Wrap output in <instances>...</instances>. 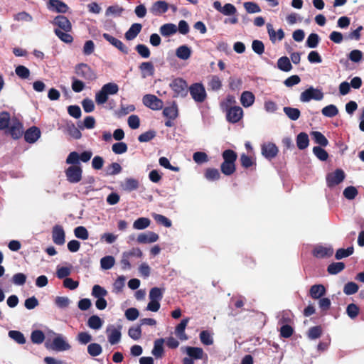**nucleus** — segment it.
<instances>
[{
	"label": "nucleus",
	"mask_w": 364,
	"mask_h": 364,
	"mask_svg": "<svg viewBox=\"0 0 364 364\" xmlns=\"http://www.w3.org/2000/svg\"><path fill=\"white\" fill-rule=\"evenodd\" d=\"M223 162L220 165L221 172L225 176H231L236 171L237 153L232 149H226L222 153Z\"/></svg>",
	"instance_id": "f257e3e1"
},
{
	"label": "nucleus",
	"mask_w": 364,
	"mask_h": 364,
	"mask_svg": "<svg viewBox=\"0 0 364 364\" xmlns=\"http://www.w3.org/2000/svg\"><path fill=\"white\" fill-rule=\"evenodd\" d=\"M74 71L77 77L87 82L95 80L97 75L95 71L87 63H79L75 66Z\"/></svg>",
	"instance_id": "f03ea898"
},
{
	"label": "nucleus",
	"mask_w": 364,
	"mask_h": 364,
	"mask_svg": "<svg viewBox=\"0 0 364 364\" xmlns=\"http://www.w3.org/2000/svg\"><path fill=\"white\" fill-rule=\"evenodd\" d=\"M170 87L174 92L173 97H184L188 94V84L183 78H175L170 83Z\"/></svg>",
	"instance_id": "7ed1b4c3"
},
{
	"label": "nucleus",
	"mask_w": 364,
	"mask_h": 364,
	"mask_svg": "<svg viewBox=\"0 0 364 364\" xmlns=\"http://www.w3.org/2000/svg\"><path fill=\"white\" fill-rule=\"evenodd\" d=\"M92 156L91 151H85L79 154L77 151H72L66 159L68 164H80V161L86 163L89 161Z\"/></svg>",
	"instance_id": "20e7f679"
},
{
	"label": "nucleus",
	"mask_w": 364,
	"mask_h": 364,
	"mask_svg": "<svg viewBox=\"0 0 364 364\" xmlns=\"http://www.w3.org/2000/svg\"><path fill=\"white\" fill-rule=\"evenodd\" d=\"M65 170L67 180L72 183H76L81 181L82 170L78 164H71Z\"/></svg>",
	"instance_id": "39448f33"
},
{
	"label": "nucleus",
	"mask_w": 364,
	"mask_h": 364,
	"mask_svg": "<svg viewBox=\"0 0 364 364\" xmlns=\"http://www.w3.org/2000/svg\"><path fill=\"white\" fill-rule=\"evenodd\" d=\"M190 94L196 102H203L206 99V92L201 83H194L189 87Z\"/></svg>",
	"instance_id": "423d86ee"
},
{
	"label": "nucleus",
	"mask_w": 364,
	"mask_h": 364,
	"mask_svg": "<svg viewBox=\"0 0 364 364\" xmlns=\"http://www.w3.org/2000/svg\"><path fill=\"white\" fill-rule=\"evenodd\" d=\"M143 104L152 110H160L163 108V101L154 95L147 94L143 97Z\"/></svg>",
	"instance_id": "0eeeda50"
},
{
	"label": "nucleus",
	"mask_w": 364,
	"mask_h": 364,
	"mask_svg": "<svg viewBox=\"0 0 364 364\" xmlns=\"http://www.w3.org/2000/svg\"><path fill=\"white\" fill-rule=\"evenodd\" d=\"M323 97V93L320 90L310 87L301 93L300 100L306 102L311 100H321Z\"/></svg>",
	"instance_id": "6e6552de"
},
{
	"label": "nucleus",
	"mask_w": 364,
	"mask_h": 364,
	"mask_svg": "<svg viewBox=\"0 0 364 364\" xmlns=\"http://www.w3.org/2000/svg\"><path fill=\"white\" fill-rule=\"evenodd\" d=\"M346 177V174L342 169L338 168L335 171L329 173L326 176V183L329 188L334 187L341 183Z\"/></svg>",
	"instance_id": "1a4fd4ad"
},
{
	"label": "nucleus",
	"mask_w": 364,
	"mask_h": 364,
	"mask_svg": "<svg viewBox=\"0 0 364 364\" xmlns=\"http://www.w3.org/2000/svg\"><path fill=\"white\" fill-rule=\"evenodd\" d=\"M243 117V110L239 106H233L227 109L226 119L228 122L235 124Z\"/></svg>",
	"instance_id": "9d476101"
},
{
	"label": "nucleus",
	"mask_w": 364,
	"mask_h": 364,
	"mask_svg": "<svg viewBox=\"0 0 364 364\" xmlns=\"http://www.w3.org/2000/svg\"><path fill=\"white\" fill-rule=\"evenodd\" d=\"M262 154L268 160H272L278 154L279 149L275 144L268 142L262 145Z\"/></svg>",
	"instance_id": "9b49d317"
},
{
	"label": "nucleus",
	"mask_w": 364,
	"mask_h": 364,
	"mask_svg": "<svg viewBox=\"0 0 364 364\" xmlns=\"http://www.w3.org/2000/svg\"><path fill=\"white\" fill-rule=\"evenodd\" d=\"M52 23L58 26L57 28L60 29V31L65 32H70L72 31V24L70 20L65 16H57L52 21Z\"/></svg>",
	"instance_id": "f8f14e48"
},
{
	"label": "nucleus",
	"mask_w": 364,
	"mask_h": 364,
	"mask_svg": "<svg viewBox=\"0 0 364 364\" xmlns=\"http://www.w3.org/2000/svg\"><path fill=\"white\" fill-rule=\"evenodd\" d=\"M122 326L119 325L117 328H114L113 326H109L107 328L108 341L112 345L118 343L121 339V329Z\"/></svg>",
	"instance_id": "ddd939ff"
},
{
	"label": "nucleus",
	"mask_w": 364,
	"mask_h": 364,
	"mask_svg": "<svg viewBox=\"0 0 364 364\" xmlns=\"http://www.w3.org/2000/svg\"><path fill=\"white\" fill-rule=\"evenodd\" d=\"M103 38L108 41L111 45L117 48L123 54L127 55L129 52V48L125 46L120 40L113 37L109 33H105L102 35Z\"/></svg>",
	"instance_id": "4468645a"
},
{
	"label": "nucleus",
	"mask_w": 364,
	"mask_h": 364,
	"mask_svg": "<svg viewBox=\"0 0 364 364\" xmlns=\"http://www.w3.org/2000/svg\"><path fill=\"white\" fill-rule=\"evenodd\" d=\"M52 239L58 245H63L65 242V234L63 228L60 225H55L52 230Z\"/></svg>",
	"instance_id": "2eb2a0df"
},
{
	"label": "nucleus",
	"mask_w": 364,
	"mask_h": 364,
	"mask_svg": "<svg viewBox=\"0 0 364 364\" xmlns=\"http://www.w3.org/2000/svg\"><path fill=\"white\" fill-rule=\"evenodd\" d=\"M47 8L52 11L65 14L69 9L68 6L61 0H49Z\"/></svg>",
	"instance_id": "dca6fc26"
},
{
	"label": "nucleus",
	"mask_w": 364,
	"mask_h": 364,
	"mask_svg": "<svg viewBox=\"0 0 364 364\" xmlns=\"http://www.w3.org/2000/svg\"><path fill=\"white\" fill-rule=\"evenodd\" d=\"M169 9V4L165 1H156L150 8V12L154 16H160Z\"/></svg>",
	"instance_id": "f3484780"
},
{
	"label": "nucleus",
	"mask_w": 364,
	"mask_h": 364,
	"mask_svg": "<svg viewBox=\"0 0 364 364\" xmlns=\"http://www.w3.org/2000/svg\"><path fill=\"white\" fill-rule=\"evenodd\" d=\"M41 136V130L37 127H31L24 133V139L26 142L32 144L36 142Z\"/></svg>",
	"instance_id": "a211bd4d"
},
{
	"label": "nucleus",
	"mask_w": 364,
	"mask_h": 364,
	"mask_svg": "<svg viewBox=\"0 0 364 364\" xmlns=\"http://www.w3.org/2000/svg\"><path fill=\"white\" fill-rule=\"evenodd\" d=\"M189 321L190 318H185L176 326L175 334L181 341H186L188 339L185 330Z\"/></svg>",
	"instance_id": "6ab92c4d"
},
{
	"label": "nucleus",
	"mask_w": 364,
	"mask_h": 364,
	"mask_svg": "<svg viewBox=\"0 0 364 364\" xmlns=\"http://www.w3.org/2000/svg\"><path fill=\"white\" fill-rule=\"evenodd\" d=\"M312 254L316 258L330 257L333 254V249L319 245L314 249Z\"/></svg>",
	"instance_id": "aec40b11"
},
{
	"label": "nucleus",
	"mask_w": 364,
	"mask_h": 364,
	"mask_svg": "<svg viewBox=\"0 0 364 364\" xmlns=\"http://www.w3.org/2000/svg\"><path fill=\"white\" fill-rule=\"evenodd\" d=\"M50 348L57 351H63L69 350L70 346L61 336H57L53 340Z\"/></svg>",
	"instance_id": "412c9836"
},
{
	"label": "nucleus",
	"mask_w": 364,
	"mask_h": 364,
	"mask_svg": "<svg viewBox=\"0 0 364 364\" xmlns=\"http://www.w3.org/2000/svg\"><path fill=\"white\" fill-rule=\"evenodd\" d=\"M159 240L158 234L154 232L140 233L137 237V242L141 244L151 243Z\"/></svg>",
	"instance_id": "4be33fe9"
},
{
	"label": "nucleus",
	"mask_w": 364,
	"mask_h": 364,
	"mask_svg": "<svg viewBox=\"0 0 364 364\" xmlns=\"http://www.w3.org/2000/svg\"><path fill=\"white\" fill-rule=\"evenodd\" d=\"M326 293V289L323 284L312 285L309 289V295L314 299H318Z\"/></svg>",
	"instance_id": "5701e85b"
},
{
	"label": "nucleus",
	"mask_w": 364,
	"mask_h": 364,
	"mask_svg": "<svg viewBox=\"0 0 364 364\" xmlns=\"http://www.w3.org/2000/svg\"><path fill=\"white\" fill-rule=\"evenodd\" d=\"M142 28V25L139 23H133L129 30L125 33L124 37L127 41L134 40L139 33L141 32Z\"/></svg>",
	"instance_id": "b1692460"
},
{
	"label": "nucleus",
	"mask_w": 364,
	"mask_h": 364,
	"mask_svg": "<svg viewBox=\"0 0 364 364\" xmlns=\"http://www.w3.org/2000/svg\"><path fill=\"white\" fill-rule=\"evenodd\" d=\"M8 132L13 139H19L23 134V126L21 122L16 121L13 123V124L9 127Z\"/></svg>",
	"instance_id": "393cba45"
},
{
	"label": "nucleus",
	"mask_w": 364,
	"mask_h": 364,
	"mask_svg": "<svg viewBox=\"0 0 364 364\" xmlns=\"http://www.w3.org/2000/svg\"><path fill=\"white\" fill-rule=\"evenodd\" d=\"M223 86L222 80L218 75H213L209 77L208 82V89L212 91H218Z\"/></svg>",
	"instance_id": "a878e982"
},
{
	"label": "nucleus",
	"mask_w": 364,
	"mask_h": 364,
	"mask_svg": "<svg viewBox=\"0 0 364 364\" xmlns=\"http://www.w3.org/2000/svg\"><path fill=\"white\" fill-rule=\"evenodd\" d=\"M186 353L188 357L193 360L202 359L204 355L203 348L199 347L187 346L186 348Z\"/></svg>",
	"instance_id": "bb28decb"
},
{
	"label": "nucleus",
	"mask_w": 364,
	"mask_h": 364,
	"mask_svg": "<svg viewBox=\"0 0 364 364\" xmlns=\"http://www.w3.org/2000/svg\"><path fill=\"white\" fill-rule=\"evenodd\" d=\"M139 68L141 72L143 77L153 76L154 74L155 69L151 62H143L139 65Z\"/></svg>",
	"instance_id": "cd10ccee"
},
{
	"label": "nucleus",
	"mask_w": 364,
	"mask_h": 364,
	"mask_svg": "<svg viewBox=\"0 0 364 364\" xmlns=\"http://www.w3.org/2000/svg\"><path fill=\"white\" fill-rule=\"evenodd\" d=\"M160 33L164 37H168L175 34L178 31L177 26L171 23L162 25L160 28Z\"/></svg>",
	"instance_id": "c85d7f7f"
},
{
	"label": "nucleus",
	"mask_w": 364,
	"mask_h": 364,
	"mask_svg": "<svg viewBox=\"0 0 364 364\" xmlns=\"http://www.w3.org/2000/svg\"><path fill=\"white\" fill-rule=\"evenodd\" d=\"M255 95L252 92L244 91L240 97V102L245 107H249L253 105L255 102Z\"/></svg>",
	"instance_id": "c756f323"
},
{
	"label": "nucleus",
	"mask_w": 364,
	"mask_h": 364,
	"mask_svg": "<svg viewBox=\"0 0 364 364\" xmlns=\"http://www.w3.org/2000/svg\"><path fill=\"white\" fill-rule=\"evenodd\" d=\"M277 68L284 72H289L292 69L290 60L287 56H282L277 60Z\"/></svg>",
	"instance_id": "7c9ffc66"
},
{
	"label": "nucleus",
	"mask_w": 364,
	"mask_h": 364,
	"mask_svg": "<svg viewBox=\"0 0 364 364\" xmlns=\"http://www.w3.org/2000/svg\"><path fill=\"white\" fill-rule=\"evenodd\" d=\"M176 55L181 60H187L191 55V50L188 46H181L176 49Z\"/></svg>",
	"instance_id": "2f4dec72"
},
{
	"label": "nucleus",
	"mask_w": 364,
	"mask_h": 364,
	"mask_svg": "<svg viewBox=\"0 0 364 364\" xmlns=\"http://www.w3.org/2000/svg\"><path fill=\"white\" fill-rule=\"evenodd\" d=\"M163 114L169 119H175L178 117V107L175 102L170 107H166L163 110Z\"/></svg>",
	"instance_id": "473e14b6"
},
{
	"label": "nucleus",
	"mask_w": 364,
	"mask_h": 364,
	"mask_svg": "<svg viewBox=\"0 0 364 364\" xmlns=\"http://www.w3.org/2000/svg\"><path fill=\"white\" fill-rule=\"evenodd\" d=\"M309 136L306 133L301 132L297 135L296 145L299 149H305L309 146Z\"/></svg>",
	"instance_id": "72a5a7b5"
},
{
	"label": "nucleus",
	"mask_w": 364,
	"mask_h": 364,
	"mask_svg": "<svg viewBox=\"0 0 364 364\" xmlns=\"http://www.w3.org/2000/svg\"><path fill=\"white\" fill-rule=\"evenodd\" d=\"M164 340L163 338H159L154 341V348L151 353L156 358H161L162 356L164 353Z\"/></svg>",
	"instance_id": "f704fd0d"
},
{
	"label": "nucleus",
	"mask_w": 364,
	"mask_h": 364,
	"mask_svg": "<svg viewBox=\"0 0 364 364\" xmlns=\"http://www.w3.org/2000/svg\"><path fill=\"white\" fill-rule=\"evenodd\" d=\"M283 110H284V112L285 113V114L291 120L296 121L300 117L301 112L297 108H294V107H284Z\"/></svg>",
	"instance_id": "c9c22d12"
},
{
	"label": "nucleus",
	"mask_w": 364,
	"mask_h": 364,
	"mask_svg": "<svg viewBox=\"0 0 364 364\" xmlns=\"http://www.w3.org/2000/svg\"><path fill=\"white\" fill-rule=\"evenodd\" d=\"M345 264L342 262H333L327 267V272L330 274H336L345 269Z\"/></svg>",
	"instance_id": "e433bc0d"
},
{
	"label": "nucleus",
	"mask_w": 364,
	"mask_h": 364,
	"mask_svg": "<svg viewBox=\"0 0 364 364\" xmlns=\"http://www.w3.org/2000/svg\"><path fill=\"white\" fill-rule=\"evenodd\" d=\"M122 188L126 191H133L139 188V181L136 179L129 178L124 181Z\"/></svg>",
	"instance_id": "4c0bfd02"
},
{
	"label": "nucleus",
	"mask_w": 364,
	"mask_h": 364,
	"mask_svg": "<svg viewBox=\"0 0 364 364\" xmlns=\"http://www.w3.org/2000/svg\"><path fill=\"white\" fill-rule=\"evenodd\" d=\"M204 176L208 181H217L220 178V173L217 168H208L205 171Z\"/></svg>",
	"instance_id": "58836bf2"
},
{
	"label": "nucleus",
	"mask_w": 364,
	"mask_h": 364,
	"mask_svg": "<svg viewBox=\"0 0 364 364\" xmlns=\"http://www.w3.org/2000/svg\"><path fill=\"white\" fill-rule=\"evenodd\" d=\"M55 34L59 38L60 41L66 43H71L73 41V37L69 34V32L60 31L58 28L54 29Z\"/></svg>",
	"instance_id": "ea45409f"
},
{
	"label": "nucleus",
	"mask_w": 364,
	"mask_h": 364,
	"mask_svg": "<svg viewBox=\"0 0 364 364\" xmlns=\"http://www.w3.org/2000/svg\"><path fill=\"white\" fill-rule=\"evenodd\" d=\"M31 340L33 343L41 344L45 340V334L41 330H34L31 332Z\"/></svg>",
	"instance_id": "a19ab883"
},
{
	"label": "nucleus",
	"mask_w": 364,
	"mask_h": 364,
	"mask_svg": "<svg viewBox=\"0 0 364 364\" xmlns=\"http://www.w3.org/2000/svg\"><path fill=\"white\" fill-rule=\"evenodd\" d=\"M151 220L147 218H139L136 219L133 224V228L136 230H144L150 225Z\"/></svg>",
	"instance_id": "79ce46f5"
},
{
	"label": "nucleus",
	"mask_w": 364,
	"mask_h": 364,
	"mask_svg": "<svg viewBox=\"0 0 364 364\" xmlns=\"http://www.w3.org/2000/svg\"><path fill=\"white\" fill-rule=\"evenodd\" d=\"M102 319L96 315L91 316L87 321V325L90 328L92 329H99L102 326Z\"/></svg>",
	"instance_id": "37998d69"
},
{
	"label": "nucleus",
	"mask_w": 364,
	"mask_h": 364,
	"mask_svg": "<svg viewBox=\"0 0 364 364\" xmlns=\"http://www.w3.org/2000/svg\"><path fill=\"white\" fill-rule=\"evenodd\" d=\"M322 114L327 117H333L338 114V109L334 105L324 107L321 110Z\"/></svg>",
	"instance_id": "c03bdc74"
},
{
	"label": "nucleus",
	"mask_w": 364,
	"mask_h": 364,
	"mask_svg": "<svg viewBox=\"0 0 364 364\" xmlns=\"http://www.w3.org/2000/svg\"><path fill=\"white\" fill-rule=\"evenodd\" d=\"M9 336L18 344H24L26 341L24 335L18 331H10L9 332Z\"/></svg>",
	"instance_id": "a18cd8bd"
},
{
	"label": "nucleus",
	"mask_w": 364,
	"mask_h": 364,
	"mask_svg": "<svg viewBox=\"0 0 364 364\" xmlns=\"http://www.w3.org/2000/svg\"><path fill=\"white\" fill-rule=\"evenodd\" d=\"M311 134L314 136L315 142L321 146H326L328 145V141L321 132L315 131L313 132Z\"/></svg>",
	"instance_id": "49530a36"
},
{
	"label": "nucleus",
	"mask_w": 364,
	"mask_h": 364,
	"mask_svg": "<svg viewBox=\"0 0 364 364\" xmlns=\"http://www.w3.org/2000/svg\"><path fill=\"white\" fill-rule=\"evenodd\" d=\"M115 263V259L113 256H105L100 259L101 267L104 269H111Z\"/></svg>",
	"instance_id": "de8ad7c7"
},
{
	"label": "nucleus",
	"mask_w": 364,
	"mask_h": 364,
	"mask_svg": "<svg viewBox=\"0 0 364 364\" xmlns=\"http://www.w3.org/2000/svg\"><path fill=\"white\" fill-rule=\"evenodd\" d=\"M354 252L353 246L348 247L347 249L340 248L337 250L335 257L336 259H341L344 257H347L351 255Z\"/></svg>",
	"instance_id": "09e8293b"
},
{
	"label": "nucleus",
	"mask_w": 364,
	"mask_h": 364,
	"mask_svg": "<svg viewBox=\"0 0 364 364\" xmlns=\"http://www.w3.org/2000/svg\"><path fill=\"white\" fill-rule=\"evenodd\" d=\"M240 163L241 166L245 168H249L252 166H256L255 160H254L252 157L246 155L245 154H241Z\"/></svg>",
	"instance_id": "8fccbe9b"
},
{
	"label": "nucleus",
	"mask_w": 364,
	"mask_h": 364,
	"mask_svg": "<svg viewBox=\"0 0 364 364\" xmlns=\"http://www.w3.org/2000/svg\"><path fill=\"white\" fill-rule=\"evenodd\" d=\"M107 291L98 284H95L92 287V295L97 299L104 298L107 295Z\"/></svg>",
	"instance_id": "3c124183"
},
{
	"label": "nucleus",
	"mask_w": 364,
	"mask_h": 364,
	"mask_svg": "<svg viewBox=\"0 0 364 364\" xmlns=\"http://www.w3.org/2000/svg\"><path fill=\"white\" fill-rule=\"evenodd\" d=\"M308 337L311 340L318 338L322 335V328L321 326L311 327L308 331Z\"/></svg>",
	"instance_id": "603ef678"
},
{
	"label": "nucleus",
	"mask_w": 364,
	"mask_h": 364,
	"mask_svg": "<svg viewBox=\"0 0 364 364\" xmlns=\"http://www.w3.org/2000/svg\"><path fill=\"white\" fill-rule=\"evenodd\" d=\"M88 353L93 357L98 356L102 352V346L96 343H92L87 346Z\"/></svg>",
	"instance_id": "864d4df0"
},
{
	"label": "nucleus",
	"mask_w": 364,
	"mask_h": 364,
	"mask_svg": "<svg viewBox=\"0 0 364 364\" xmlns=\"http://www.w3.org/2000/svg\"><path fill=\"white\" fill-rule=\"evenodd\" d=\"M164 289L159 287H153L149 291L150 300H155L160 301L163 298Z\"/></svg>",
	"instance_id": "5fc2aeb1"
},
{
	"label": "nucleus",
	"mask_w": 364,
	"mask_h": 364,
	"mask_svg": "<svg viewBox=\"0 0 364 364\" xmlns=\"http://www.w3.org/2000/svg\"><path fill=\"white\" fill-rule=\"evenodd\" d=\"M10 122V114L8 112L0 113V130H5L9 128Z\"/></svg>",
	"instance_id": "6e6d98bb"
},
{
	"label": "nucleus",
	"mask_w": 364,
	"mask_h": 364,
	"mask_svg": "<svg viewBox=\"0 0 364 364\" xmlns=\"http://www.w3.org/2000/svg\"><path fill=\"white\" fill-rule=\"evenodd\" d=\"M343 196L348 200H353L358 194L357 188L354 186L346 187L343 192Z\"/></svg>",
	"instance_id": "4d7b16f0"
},
{
	"label": "nucleus",
	"mask_w": 364,
	"mask_h": 364,
	"mask_svg": "<svg viewBox=\"0 0 364 364\" xmlns=\"http://www.w3.org/2000/svg\"><path fill=\"white\" fill-rule=\"evenodd\" d=\"M135 50L143 58H148L151 55V51L149 48L144 44L136 45L135 46Z\"/></svg>",
	"instance_id": "13d9d810"
},
{
	"label": "nucleus",
	"mask_w": 364,
	"mask_h": 364,
	"mask_svg": "<svg viewBox=\"0 0 364 364\" xmlns=\"http://www.w3.org/2000/svg\"><path fill=\"white\" fill-rule=\"evenodd\" d=\"M72 85L71 87L75 92H80L85 88V82L77 79L76 77H72Z\"/></svg>",
	"instance_id": "bf43d9fd"
},
{
	"label": "nucleus",
	"mask_w": 364,
	"mask_h": 364,
	"mask_svg": "<svg viewBox=\"0 0 364 364\" xmlns=\"http://www.w3.org/2000/svg\"><path fill=\"white\" fill-rule=\"evenodd\" d=\"M313 153L321 161H326L328 157V154L322 147L317 146L313 148Z\"/></svg>",
	"instance_id": "052dcab7"
},
{
	"label": "nucleus",
	"mask_w": 364,
	"mask_h": 364,
	"mask_svg": "<svg viewBox=\"0 0 364 364\" xmlns=\"http://www.w3.org/2000/svg\"><path fill=\"white\" fill-rule=\"evenodd\" d=\"M319 36L316 33H311L306 41V45L307 47L311 48H314L317 47L319 43Z\"/></svg>",
	"instance_id": "680f3d73"
},
{
	"label": "nucleus",
	"mask_w": 364,
	"mask_h": 364,
	"mask_svg": "<svg viewBox=\"0 0 364 364\" xmlns=\"http://www.w3.org/2000/svg\"><path fill=\"white\" fill-rule=\"evenodd\" d=\"M127 145L124 142H117L112 146V151L116 154H122L127 152Z\"/></svg>",
	"instance_id": "e2e57ef3"
},
{
	"label": "nucleus",
	"mask_w": 364,
	"mask_h": 364,
	"mask_svg": "<svg viewBox=\"0 0 364 364\" xmlns=\"http://www.w3.org/2000/svg\"><path fill=\"white\" fill-rule=\"evenodd\" d=\"M74 234L76 237L85 240L88 239L89 234L87 230L83 226H78L75 228Z\"/></svg>",
	"instance_id": "0e129e2a"
},
{
	"label": "nucleus",
	"mask_w": 364,
	"mask_h": 364,
	"mask_svg": "<svg viewBox=\"0 0 364 364\" xmlns=\"http://www.w3.org/2000/svg\"><path fill=\"white\" fill-rule=\"evenodd\" d=\"M359 307L355 304L352 303L347 306L346 313L351 319L355 318L359 314Z\"/></svg>",
	"instance_id": "69168bd1"
},
{
	"label": "nucleus",
	"mask_w": 364,
	"mask_h": 364,
	"mask_svg": "<svg viewBox=\"0 0 364 364\" xmlns=\"http://www.w3.org/2000/svg\"><path fill=\"white\" fill-rule=\"evenodd\" d=\"M358 285L353 282H349L345 284L343 288V292L346 295H352L358 291Z\"/></svg>",
	"instance_id": "338daca9"
},
{
	"label": "nucleus",
	"mask_w": 364,
	"mask_h": 364,
	"mask_svg": "<svg viewBox=\"0 0 364 364\" xmlns=\"http://www.w3.org/2000/svg\"><path fill=\"white\" fill-rule=\"evenodd\" d=\"M16 74L21 79H28L30 76V70L23 65H18L15 69Z\"/></svg>",
	"instance_id": "774afa93"
}]
</instances>
